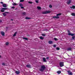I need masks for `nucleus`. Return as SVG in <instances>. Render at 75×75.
Masks as SVG:
<instances>
[{
  "label": "nucleus",
  "mask_w": 75,
  "mask_h": 75,
  "mask_svg": "<svg viewBox=\"0 0 75 75\" xmlns=\"http://www.w3.org/2000/svg\"><path fill=\"white\" fill-rule=\"evenodd\" d=\"M45 69V66L44 65L41 66V68L39 69L40 71L43 72V71Z\"/></svg>",
  "instance_id": "f257e3e1"
},
{
  "label": "nucleus",
  "mask_w": 75,
  "mask_h": 75,
  "mask_svg": "<svg viewBox=\"0 0 75 75\" xmlns=\"http://www.w3.org/2000/svg\"><path fill=\"white\" fill-rule=\"evenodd\" d=\"M51 11H45L44 12H42V13L43 14H48V13H51Z\"/></svg>",
  "instance_id": "f03ea898"
},
{
  "label": "nucleus",
  "mask_w": 75,
  "mask_h": 75,
  "mask_svg": "<svg viewBox=\"0 0 75 75\" xmlns=\"http://www.w3.org/2000/svg\"><path fill=\"white\" fill-rule=\"evenodd\" d=\"M59 65L60 67H62L64 66V62H60Z\"/></svg>",
  "instance_id": "7ed1b4c3"
},
{
  "label": "nucleus",
  "mask_w": 75,
  "mask_h": 75,
  "mask_svg": "<svg viewBox=\"0 0 75 75\" xmlns=\"http://www.w3.org/2000/svg\"><path fill=\"white\" fill-rule=\"evenodd\" d=\"M1 9L2 10H1V12H4V10H7V8H2Z\"/></svg>",
  "instance_id": "20e7f679"
},
{
  "label": "nucleus",
  "mask_w": 75,
  "mask_h": 75,
  "mask_svg": "<svg viewBox=\"0 0 75 75\" xmlns=\"http://www.w3.org/2000/svg\"><path fill=\"white\" fill-rule=\"evenodd\" d=\"M69 35H71V36H74L75 35V34L72 33H69L68 34Z\"/></svg>",
  "instance_id": "39448f33"
},
{
  "label": "nucleus",
  "mask_w": 75,
  "mask_h": 75,
  "mask_svg": "<svg viewBox=\"0 0 75 75\" xmlns=\"http://www.w3.org/2000/svg\"><path fill=\"white\" fill-rule=\"evenodd\" d=\"M1 34L2 36H4V32L1 31Z\"/></svg>",
  "instance_id": "423d86ee"
},
{
  "label": "nucleus",
  "mask_w": 75,
  "mask_h": 75,
  "mask_svg": "<svg viewBox=\"0 0 75 75\" xmlns=\"http://www.w3.org/2000/svg\"><path fill=\"white\" fill-rule=\"evenodd\" d=\"M48 43L50 44H52L53 43L52 41L50 40L48 42Z\"/></svg>",
  "instance_id": "0eeeda50"
},
{
  "label": "nucleus",
  "mask_w": 75,
  "mask_h": 75,
  "mask_svg": "<svg viewBox=\"0 0 75 75\" xmlns=\"http://www.w3.org/2000/svg\"><path fill=\"white\" fill-rule=\"evenodd\" d=\"M71 3V0H69V1L67 2V4H69Z\"/></svg>",
  "instance_id": "6e6552de"
},
{
  "label": "nucleus",
  "mask_w": 75,
  "mask_h": 75,
  "mask_svg": "<svg viewBox=\"0 0 75 75\" xmlns=\"http://www.w3.org/2000/svg\"><path fill=\"white\" fill-rule=\"evenodd\" d=\"M53 18H59V17L58 16H54L53 17Z\"/></svg>",
  "instance_id": "1a4fd4ad"
},
{
  "label": "nucleus",
  "mask_w": 75,
  "mask_h": 75,
  "mask_svg": "<svg viewBox=\"0 0 75 75\" xmlns=\"http://www.w3.org/2000/svg\"><path fill=\"white\" fill-rule=\"evenodd\" d=\"M68 74H69V75H72V73L71 72H70V71H68Z\"/></svg>",
  "instance_id": "9d476101"
},
{
  "label": "nucleus",
  "mask_w": 75,
  "mask_h": 75,
  "mask_svg": "<svg viewBox=\"0 0 75 75\" xmlns=\"http://www.w3.org/2000/svg\"><path fill=\"white\" fill-rule=\"evenodd\" d=\"M3 6L4 7H7V5L6 4H3Z\"/></svg>",
  "instance_id": "9b49d317"
},
{
  "label": "nucleus",
  "mask_w": 75,
  "mask_h": 75,
  "mask_svg": "<svg viewBox=\"0 0 75 75\" xmlns=\"http://www.w3.org/2000/svg\"><path fill=\"white\" fill-rule=\"evenodd\" d=\"M20 71H16L15 72V73H16V74H20Z\"/></svg>",
  "instance_id": "f8f14e48"
},
{
  "label": "nucleus",
  "mask_w": 75,
  "mask_h": 75,
  "mask_svg": "<svg viewBox=\"0 0 75 75\" xmlns=\"http://www.w3.org/2000/svg\"><path fill=\"white\" fill-rule=\"evenodd\" d=\"M43 61H44V62H47V61L46 60V59H45V58H43Z\"/></svg>",
  "instance_id": "ddd939ff"
},
{
  "label": "nucleus",
  "mask_w": 75,
  "mask_h": 75,
  "mask_svg": "<svg viewBox=\"0 0 75 75\" xmlns=\"http://www.w3.org/2000/svg\"><path fill=\"white\" fill-rule=\"evenodd\" d=\"M26 14V13L25 12H23L22 13V15L23 16H25Z\"/></svg>",
  "instance_id": "4468645a"
},
{
  "label": "nucleus",
  "mask_w": 75,
  "mask_h": 75,
  "mask_svg": "<svg viewBox=\"0 0 75 75\" xmlns=\"http://www.w3.org/2000/svg\"><path fill=\"white\" fill-rule=\"evenodd\" d=\"M37 8L39 9V10H40V9H41V8L40 6H37Z\"/></svg>",
  "instance_id": "2eb2a0df"
},
{
  "label": "nucleus",
  "mask_w": 75,
  "mask_h": 75,
  "mask_svg": "<svg viewBox=\"0 0 75 75\" xmlns=\"http://www.w3.org/2000/svg\"><path fill=\"white\" fill-rule=\"evenodd\" d=\"M57 74H61V71H58L57 72Z\"/></svg>",
  "instance_id": "dca6fc26"
},
{
  "label": "nucleus",
  "mask_w": 75,
  "mask_h": 75,
  "mask_svg": "<svg viewBox=\"0 0 75 75\" xmlns=\"http://www.w3.org/2000/svg\"><path fill=\"white\" fill-rule=\"evenodd\" d=\"M23 39L25 40H28V38H23Z\"/></svg>",
  "instance_id": "f3484780"
},
{
  "label": "nucleus",
  "mask_w": 75,
  "mask_h": 75,
  "mask_svg": "<svg viewBox=\"0 0 75 75\" xmlns=\"http://www.w3.org/2000/svg\"><path fill=\"white\" fill-rule=\"evenodd\" d=\"M71 15H72V16H75V13H71Z\"/></svg>",
  "instance_id": "a211bd4d"
},
{
  "label": "nucleus",
  "mask_w": 75,
  "mask_h": 75,
  "mask_svg": "<svg viewBox=\"0 0 75 75\" xmlns=\"http://www.w3.org/2000/svg\"><path fill=\"white\" fill-rule=\"evenodd\" d=\"M16 34H17V32H15L13 35V37H15L16 35Z\"/></svg>",
  "instance_id": "6ab92c4d"
},
{
  "label": "nucleus",
  "mask_w": 75,
  "mask_h": 75,
  "mask_svg": "<svg viewBox=\"0 0 75 75\" xmlns=\"http://www.w3.org/2000/svg\"><path fill=\"white\" fill-rule=\"evenodd\" d=\"M3 16H6L7 14H6V13H5V12L3 13Z\"/></svg>",
  "instance_id": "aec40b11"
},
{
  "label": "nucleus",
  "mask_w": 75,
  "mask_h": 75,
  "mask_svg": "<svg viewBox=\"0 0 75 75\" xmlns=\"http://www.w3.org/2000/svg\"><path fill=\"white\" fill-rule=\"evenodd\" d=\"M26 67L28 68H30L31 67V66H30V65H27Z\"/></svg>",
  "instance_id": "412c9836"
},
{
  "label": "nucleus",
  "mask_w": 75,
  "mask_h": 75,
  "mask_svg": "<svg viewBox=\"0 0 75 75\" xmlns=\"http://www.w3.org/2000/svg\"><path fill=\"white\" fill-rule=\"evenodd\" d=\"M61 13H59L57 14V16H61Z\"/></svg>",
  "instance_id": "4be33fe9"
},
{
  "label": "nucleus",
  "mask_w": 75,
  "mask_h": 75,
  "mask_svg": "<svg viewBox=\"0 0 75 75\" xmlns=\"http://www.w3.org/2000/svg\"><path fill=\"white\" fill-rule=\"evenodd\" d=\"M25 19H26V20H28L29 19H31V18L28 17H26Z\"/></svg>",
  "instance_id": "5701e85b"
},
{
  "label": "nucleus",
  "mask_w": 75,
  "mask_h": 75,
  "mask_svg": "<svg viewBox=\"0 0 75 75\" xmlns=\"http://www.w3.org/2000/svg\"><path fill=\"white\" fill-rule=\"evenodd\" d=\"M40 38L41 39V40H43L44 39V38L42 37V36H41L40 37Z\"/></svg>",
  "instance_id": "b1692460"
},
{
  "label": "nucleus",
  "mask_w": 75,
  "mask_h": 75,
  "mask_svg": "<svg viewBox=\"0 0 75 75\" xmlns=\"http://www.w3.org/2000/svg\"><path fill=\"white\" fill-rule=\"evenodd\" d=\"M39 0H36L35 1V2H36V3H38Z\"/></svg>",
  "instance_id": "393cba45"
},
{
  "label": "nucleus",
  "mask_w": 75,
  "mask_h": 75,
  "mask_svg": "<svg viewBox=\"0 0 75 75\" xmlns=\"http://www.w3.org/2000/svg\"><path fill=\"white\" fill-rule=\"evenodd\" d=\"M67 50H69V51H71V48H68L67 49Z\"/></svg>",
  "instance_id": "a878e982"
},
{
  "label": "nucleus",
  "mask_w": 75,
  "mask_h": 75,
  "mask_svg": "<svg viewBox=\"0 0 75 75\" xmlns=\"http://www.w3.org/2000/svg\"><path fill=\"white\" fill-rule=\"evenodd\" d=\"M28 3H29V4H32V3H33V2H32L31 1H29L28 2Z\"/></svg>",
  "instance_id": "bb28decb"
},
{
  "label": "nucleus",
  "mask_w": 75,
  "mask_h": 75,
  "mask_svg": "<svg viewBox=\"0 0 75 75\" xmlns=\"http://www.w3.org/2000/svg\"><path fill=\"white\" fill-rule=\"evenodd\" d=\"M19 6H23V4H19Z\"/></svg>",
  "instance_id": "cd10ccee"
},
{
  "label": "nucleus",
  "mask_w": 75,
  "mask_h": 75,
  "mask_svg": "<svg viewBox=\"0 0 75 75\" xmlns=\"http://www.w3.org/2000/svg\"><path fill=\"white\" fill-rule=\"evenodd\" d=\"M72 7L73 8V9H74L75 8V6H72Z\"/></svg>",
  "instance_id": "c85d7f7f"
},
{
  "label": "nucleus",
  "mask_w": 75,
  "mask_h": 75,
  "mask_svg": "<svg viewBox=\"0 0 75 75\" xmlns=\"http://www.w3.org/2000/svg\"><path fill=\"white\" fill-rule=\"evenodd\" d=\"M13 6H16V5H17V4L16 3H14L13 4Z\"/></svg>",
  "instance_id": "c756f323"
},
{
  "label": "nucleus",
  "mask_w": 75,
  "mask_h": 75,
  "mask_svg": "<svg viewBox=\"0 0 75 75\" xmlns=\"http://www.w3.org/2000/svg\"><path fill=\"white\" fill-rule=\"evenodd\" d=\"M49 7L50 8H52V6L51 5H49Z\"/></svg>",
  "instance_id": "7c9ffc66"
},
{
  "label": "nucleus",
  "mask_w": 75,
  "mask_h": 75,
  "mask_svg": "<svg viewBox=\"0 0 75 75\" xmlns=\"http://www.w3.org/2000/svg\"><path fill=\"white\" fill-rule=\"evenodd\" d=\"M42 36H43L44 37H45V34H42Z\"/></svg>",
  "instance_id": "2f4dec72"
},
{
  "label": "nucleus",
  "mask_w": 75,
  "mask_h": 75,
  "mask_svg": "<svg viewBox=\"0 0 75 75\" xmlns=\"http://www.w3.org/2000/svg\"><path fill=\"white\" fill-rule=\"evenodd\" d=\"M8 42H6V45H8Z\"/></svg>",
  "instance_id": "473e14b6"
},
{
  "label": "nucleus",
  "mask_w": 75,
  "mask_h": 75,
  "mask_svg": "<svg viewBox=\"0 0 75 75\" xmlns=\"http://www.w3.org/2000/svg\"><path fill=\"white\" fill-rule=\"evenodd\" d=\"M24 1V0H21L20 1V2H23Z\"/></svg>",
  "instance_id": "72a5a7b5"
},
{
  "label": "nucleus",
  "mask_w": 75,
  "mask_h": 75,
  "mask_svg": "<svg viewBox=\"0 0 75 75\" xmlns=\"http://www.w3.org/2000/svg\"><path fill=\"white\" fill-rule=\"evenodd\" d=\"M54 40H55V41H57V40H58L57 39V38H54Z\"/></svg>",
  "instance_id": "f704fd0d"
},
{
  "label": "nucleus",
  "mask_w": 75,
  "mask_h": 75,
  "mask_svg": "<svg viewBox=\"0 0 75 75\" xmlns=\"http://www.w3.org/2000/svg\"><path fill=\"white\" fill-rule=\"evenodd\" d=\"M57 50H59V47H57Z\"/></svg>",
  "instance_id": "c9c22d12"
},
{
  "label": "nucleus",
  "mask_w": 75,
  "mask_h": 75,
  "mask_svg": "<svg viewBox=\"0 0 75 75\" xmlns=\"http://www.w3.org/2000/svg\"><path fill=\"white\" fill-rule=\"evenodd\" d=\"M2 65H5V64L4 63H3L2 64Z\"/></svg>",
  "instance_id": "e433bc0d"
},
{
  "label": "nucleus",
  "mask_w": 75,
  "mask_h": 75,
  "mask_svg": "<svg viewBox=\"0 0 75 75\" xmlns=\"http://www.w3.org/2000/svg\"><path fill=\"white\" fill-rule=\"evenodd\" d=\"M5 13H7V14H8V13H9V12H5Z\"/></svg>",
  "instance_id": "4c0bfd02"
},
{
  "label": "nucleus",
  "mask_w": 75,
  "mask_h": 75,
  "mask_svg": "<svg viewBox=\"0 0 75 75\" xmlns=\"http://www.w3.org/2000/svg\"><path fill=\"white\" fill-rule=\"evenodd\" d=\"M72 39H75V37H72Z\"/></svg>",
  "instance_id": "58836bf2"
},
{
  "label": "nucleus",
  "mask_w": 75,
  "mask_h": 75,
  "mask_svg": "<svg viewBox=\"0 0 75 75\" xmlns=\"http://www.w3.org/2000/svg\"><path fill=\"white\" fill-rule=\"evenodd\" d=\"M53 47H56V45H53Z\"/></svg>",
  "instance_id": "ea45409f"
},
{
  "label": "nucleus",
  "mask_w": 75,
  "mask_h": 75,
  "mask_svg": "<svg viewBox=\"0 0 75 75\" xmlns=\"http://www.w3.org/2000/svg\"><path fill=\"white\" fill-rule=\"evenodd\" d=\"M46 59H49V57H46Z\"/></svg>",
  "instance_id": "a19ab883"
},
{
  "label": "nucleus",
  "mask_w": 75,
  "mask_h": 75,
  "mask_svg": "<svg viewBox=\"0 0 75 75\" xmlns=\"http://www.w3.org/2000/svg\"><path fill=\"white\" fill-rule=\"evenodd\" d=\"M15 8V7L14 6H13L12 7V8Z\"/></svg>",
  "instance_id": "79ce46f5"
},
{
  "label": "nucleus",
  "mask_w": 75,
  "mask_h": 75,
  "mask_svg": "<svg viewBox=\"0 0 75 75\" xmlns=\"http://www.w3.org/2000/svg\"><path fill=\"white\" fill-rule=\"evenodd\" d=\"M21 8H24V7H21Z\"/></svg>",
  "instance_id": "37998d69"
},
{
  "label": "nucleus",
  "mask_w": 75,
  "mask_h": 75,
  "mask_svg": "<svg viewBox=\"0 0 75 75\" xmlns=\"http://www.w3.org/2000/svg\"><path fill=\"white\" fill-rule=\"evenodd\" d=\"M1 4H3V2H1Z\"/></svg>",
  "instance_id": "c03bdc74"
},
{
  "label": "nucleus",
  "mask_w": 75,
  "mask_h": 75,
  "mask_svg": "<svg viewBox=\"0 0 75 75\" xmlns=\"http://www.w3.org/2000/svg\"><path fill=\"white\" fill-rule=\"evenodd\" d=\"M68 31L69 32V30H68Z\"/></svg>",
  "instance_id": "a18cd8bd"
},
{
  "label": "nucleus",
  "mask_w": 75,
  "mask_h": 75,
  "mask_svg": "<svg viewBox=\"0 0 75 75\" xmlns=\"http://www.w3.org/2000/svg\"><path fill=\"white\" fill-rule=\"evenodd\" d=\"M11 20H12V21H13V19H11Z\"/></svg>",
  "instance_id": "49530a36"
}]
</instances>
